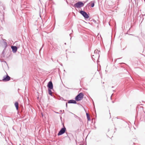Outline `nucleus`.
<instances>
[{"instance_id": "nucleus-12", "label": "nucleus", "mask_w": 145, "mask_h": 145, "mask_svg": "<svg viewBox=\"0 0 145 145\" xmlns=\"http://www.w3.org/2000/svg\"><path fill=\"white\" fill-rule=\"evenodd\" d=\"M86 116L87 117V119L88 121H90V119L89 117V114L87 113H86Z\"/></svg>"}, {"instance_id": "nucleus-9", "label": "nucleus", "mask_w": 145, "mask_h": 145, "mask_svg": "<svg viewBox=\"0 0 145 145\" xmlns=\"http://www.w3.org/2000/svg\"><path fill=\"white\" fill-rule=\"evenodd\" d=\"M94 53L95 55V56L97 57L98 56H99V52L97 50H95L94 51Z\"/></svg>"}, {"instance_id": "nucleus-2", "label": "nucleus", "mask_w": 145, "mask_h": 145, "mask_svg": "<svg viewBox=\"0 0 145 145\" xmlns=\"http://www.w3.org/2000/svg\"><path fill=\"white\" fill-rule=\"evenodd\" d=\"M84 6V3L82 2H78L74 5V7L75 8H80Z\"/></svg>"}, {"instance_id": "nucleus-19", "label": "nucleus", "mask_w": 145, "mask_h": 145, "mask_svg": "<svg viewBox=\"0 0 145 145\" xmlns=\"http://www.w3.org/2000/svg\"><path fill=\"white\" fill-rule=\"evenodd\" d=\"M1 4V2H0V5Z\"/></svg>"}, {"instance_id": "nucleus-8", "label": "nucleus", "mask_w": 145, "mask_h": 145, "mask_svg": "<svg viewBox=\"0 0 145 145\" xmlns=\"http://www.w3.org/2000/svg\"><path fill=\"white\" fill-rule=\"evenodd\" d=\"M76 101L73 100H69L68 101V103H73L76 104Z\"/></svg>"}, {"instance_id": "nucleus-6", "label": "nucleus", "mask_w": 145, "mask_h": 145, "mask_svg": "<svg viewBox=\"0 0 145 145\" xmlns=\"http://www.w3.org/2000/svg\"><path fill=\"white\" fill-rule=\"evenodd\" d=\"M48 89H52L53 88V85L51 81L49 82L47 85Z\"/></svg>"}, {"instance_id": "nucleus-15", "label": "nucleus", "mask_w": 145, "mask_h": 145, "mask_svg": "<svg viewBox=\"0 0 145 145\" xmlns=\"http://www.w3.org/2000/svg\"><path fill=\"white\" fill-rule=\"evenodd\" d=\"M94 3H91V7H94Z\"/></svg>"}, {"instance_id": "nucleus-20", "label": "nucleus", "mask_w": 145, "mask_h": 145, "mask_svg": "<svg viewBox=\"0 0 145 145\" xmlns=\"http://www.w3.org/2000/svg\"><path fill=\"white\" fill-rule=\"evenodd\" d=\"M113 91L115 92V90H113Z\"/></svg>"}, {"instance_id": "nucleus-24", "label": "nucleus", "mask_w": 145, "mask_h": 145, "mask_svg": "<svg viewBox=\"0 0 145 145\" xmlns=\"http://www.w3.org/2000/svg\"><path fill=\"white\" fill-rule=\"evenodd\" d=\"M144 16H145V14H144Z\"/></svg>"}, {"instance_id": "nucleus-1", "label": "nucleus", "mask_w": 145, "mask_h": 145, "mask_svg": "<svg viewBox=\"0 0 145 145\" xmlns=\"http://www.w3.org/2000/svg\"><path fill=\"white\" fill-rule=\"evenodd\" d=\"M84 96L83 93H80L75 97V99L77 101H80L83 99Z\"/></svg>"}, {"instance_id": "nucleus-5", "label": "nucleus", "mask_w": 145, "mask_h": 145, "mask_svg": "<svg viewBox=\"0 0 145 145\" xmlns=\"http://www.w3.org/2000/svg\"><path fill=\"white\" fill-rule=\"evenodd\" d=\"M10 77L7 74V76H3L2 80L4 82L8 81L10 80Z\"/></svg>"}, {"instance_id": "nucleus-7", "label": "nucleus", "mask_w": 145, "mask_h": 145, "mask_svg": "<svg viewBox=\"0 0 145 145\" xmlns=\"http://www.w3.org/2000/svg\"><path fill=\"white\" fill-rule=\"evenodd\" d=\"M11 48H12V51L13 53H15L17 52V48L16 46H11Z\"/></svg>"}, {"instance_id": "nucleus-23", "label": "nucleus", "mask_w": 145, "mask_h": 145, "mask_svg": "<svg viewBox=\"0 0 145 145\" xmlns=\"http://www.w3.org/2000/svg\"><path fill=\"white\" fill-rule=\"evenodd\" d=\"M134 1H136V0H134Z\"/></svg>"}, {"instance_id": "nucleus-4", "label": "nucleus", "mask_w": 145, "mask_h": 145, "mask_svg": "<svg viewBox=\"0 0 145 145\" xmlns=\"http://www.w3.org/2000/svg\"><path fill=\"white\" fill-rule=\"evenodd\" d=\"M80 13L86 19H88L89 16L87 13L85 11L83 10H81L80 11Z\"/></svg>"}, {"instance_id": "nucleus-18", "label": "nucleus", "mask_w": 145, "mask_h": 145, "mask_svg": "<svg viewBox=\"0 0 145 145\" xmlns=\"http://www.w3.org/2000/svg\"><path fill=\"white\" fill-rule=\"evenodd\" d=\"M66 107H67V103H66Z\"/></svg>"}, {"instance_id": "nucleus-10", "label": "nucleus", "mask_w": 145, "mask_h": 145, "mask_svg": "<svg viewBox=\"0 0 145 145\" xmlns=\"http://www.w3.org/2000/svg\"><path fill=\"white\" fill-rule=\"evenodd\" d=\"M6 40L5 39H3V43L5 46V48L7 46V43L6 42Z\"/></svg>"}, {"instance_id": "nucleus-16", "label": "nucleus", "mask_w": 145, "mask_h": 145, "mask_svg": "<svg viewBox=\"0 0 145 145\" xmlns=\"http://www.w3.org/2000/svg\"><path fill=\"white\" fill-rule=\"evenodd\" d=\"M43 46H44V44H43L42 45V47L40 48V49L39 50V52H40V51L41 50V49H42V48H43Z\"/></svg>"}, {"instance_id": "nucleus-13", "label": "nucleus", "mask_w": 145, "mask_h": 145, "mask_svg": "<svg viewBox=\"0 0 145 145\" xmlns=\"http://www.w3.org/2000/svg\"><path fill=\"white\" fill-rule=\"evenodd\" d=\"M52 89H48V93L51 96H52Z\"/></svg>"}, {"instance_id": "nucleus-11", "label": "nucleus", "mask_w": 145, "mask_h": 145, "mask_svg": "<svg viewBox=\"0 0 145 145\" xmlns=\"http://www.w3.org/2000/svg\"><path fill=\"white\" fill-rule=\"evenodd\" d=\"M14 105L16 110H18V103L17 102H16Z\"/></svg>"}, {"instance_id": "nucleus-14", "label": "nucleus", "mask_w": 145, "mask_h": 145, "mask_svg": "<svg viewBox=\"0 0 145 145\" xmlns=\"http://www.w3.org/2000/svg\"><path fill=\"white\" fill-rule=\"evenodd\" d=\"M73 114L74 115V117L76 118H77V119H79L80 118L78 116H77L75 114Z\"/></svg>"}, {"instance_id": "nucleus-17", "label": "nucleus", "mask_w": 145, "mask_h": 145, "mask_svg": "<svg viewBox=\"0 0 145 145\" xmlns=\"http://www.w3.org/2000/svg\"><path fill=\"white\" fill-rule=\"evenodd\" d=\"M94 55H92V59H93V57H94Z\"/></svg>"}, {"instance_id": "nucleus-3", "label": "nucleus", "mask_w": 145, "mask_h": 145, "mask_svg": "<svg viewBox=\"0 0 145 145\" xmlns=\"http://www.w3.org/2000/svg\"><path fill=\"white\" fill-rule=\"evenodd\" d=\"M63 127L61 129L57 134L58 136L64 134L66 130L65 127L64 126L63 123Z\"/></svg>"}, {"instance_id": "nucleus-21", "label": "nucleus", "mask_w": 145, "mask_h": 145, "mask_svg": "<svg viewBox=\"0 0 145 145\" xmlns=\"http://www.w3.org/2000/svg\"><path fill=\"white\" fill-rule=\"evenodd\" d=\"M65 45H66V43H65Z\"/></svg>"}, {"instance_id": "nucleus-22", "label": "nucleus", "mask_w": 145, "mask_h": 145, "mask_svg": "<svg viewBox=\"0 0 145 145\" xmlns=\"http://www.w3.org/2000/svg\"><path fill=\"white\" fill-rule=\"evenodd\" d=\"M113 87H113V86L112 87V88H113Z\"/></svg>"}]
</instances>
